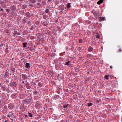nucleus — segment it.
Returning <instances> with one entry per match:
<instances>
[{"label": "nucleus", "mask_w": 122, "mask_h": 122, "mask_svg": "<svg viewBox=\"0 0 122 122\" xmlns=\"http://www.w3.org/2000/svg\"><path fill=\"white\" fill-rule=\"evenodd\" d=\"M32 99V98H30L29 99H26L23 100V102L24 103L26 104H28L31 102Z\"/></svg>", "instance_id": "f257e3e1"}, {"label": "nucleus", "mask_w": 122, "mask_h": 122, "mask_svg": "<svg viewBox=\"0 0 122 122\" xmlns=\"http://www.w3.org/2000/svg\"><path fill=\"white\" fill-rule=\"evenodd\" d=\"M7 116L8 117H9L10 119L11 120H13L14 118V119L15 118V116L12 113L8 114L7 115Z\"/></svg>", "instance_id": "f03ea898"}, {"label": "nucleus", "mask_w": 122, "mask_h": 122, "mask_svg": "<svg viewBox=\"0 0 122 122\" xmlns=\"http://www.w3.org/2000/svg\"><path fill=\"white\" fill-rule=\"evenodd\" d=\"M17 83L16 82L13 81L10 84V86L13 87H16L17 86Z\"/></svg>", "instance_id": "7ed1b4c3"}, {"label": "nucleus", "mask_w": 122, "mask_h": 122, "mask_svg": "<svg viewBox=\"0 0 122 122\" xmlns=\"http://www.w3.org/2000/svg\"><path fill=\"white\" fill-rule=\"evenodd\" d=\"M58 9L60 10H64L65 6L64 5H61L58 7Z\"/></svg>", "instance_id": "20e7f679"}, {"label": "nucleus", "mask_w": 122, "mask_h": 122, "mask_svg": "<svg viewBox=\"0 0 122 122\" xmlns=\"http://www.w3.org/2000/svg\"><path fill=\"white\" fill-rule=\"evenodd\" d=\"M94 14V16L96 17H98L100 15V13L99 12H95Z\"/></svg>", "instance_id": "39448f33"}, {"label": "nucleus", "mask_w": 122, "mask_h": 122, "mask_svg": "<svg viewBox=\"0 0 122 122\" xmlns=\"http://www.w3.org/2000/svg\"><path fill=\"white\" fill-rule=\"evenodd\" d=\"M29 18L27 17H25L24 18L23 20V22L25 24L26 23V21H28L29 20Z\"/></svg>", "instance_id": "423d86ee"}, {"label": "nucleus", "mask_w": 122, "mask_h": 122, "mask_svg": "<svg viewBox=\"0 0 122 122\" xmlns=\"http://www.w3.org/2000/svg\"><path fill=\"white\" fill-rule=\"evenodd\" d=\"M10 9L11 10H15L16 9V7L15 5H13L10 7Z\"/></svg>", "instance_id": "0eeeda50"}, {"label": "nucleus", "mask_w": 122, "mask_h": 122, "mask_svg": "<svg viewBox=\"0 0 122 122\" xmlns=\"http://www.w3.org/2000/svg\"><path fill=\"white\" fill-rule=\"evenodd\" d=\"M30 14L29 12H27L25 14V16L26 17L28 18H30Z\"/></svg>", "instance_id": "6e6552de"}, {"label": "nucleus", "mask_w": 122, "mask_h": 122, "mask_svg": "<svg viewBox=\"0 0 122 122\" xmlns=\"http://www.w3.org/2000/svg\"><path fill=\"white\" fill-rule=\"evenodd\" d=\"M30 64L27 63L25 64V67L26 68H30Z\"/></svg>", "instance_id": "1a4fd4ad"}, {"label": "nucleus", "mask_w": 122, "mask_h": 122, "mask_svg": "<svg viewBox=\"0 0 122 122\" xmlns=\"http://www.w3.org/2000/svg\"><path fill=\"white\" fill-rule=\"evenodd\" d=\"M48 22L45 21L43 22L42 24L43 26H46L48 24Z\"/></svg>", "instance_id": "9d476101"}, {"label": "nucleus", "mask_w": 122, "mask_h": 122, "mask_svg": "<svg viewBox=\"0 0 122 122\" xmlns=\"http://www.w3.org/2000/svg\"><path fill=\"white\" fill-rule=\"evenodd\" d=\"M22 76V78L23 79H26L27 78V77L26 75L22 74L21 75H20V76Z\"/></svg>", "instance_id": "9b49d317"}, {"label": "nucleus", "mask_w": 122, "mask_h": 122, "mask_svg": "<svg viewBox=\"0 0 122 122\" xmlns=\"http://www.w3.org/2000/svg\"><path fill=\"white\" fill-rule=\"evenodd\" d=\"M93 49V48L92 47L90 46L88 48V51L89 52H91L92 51Z\"/></svg>", "instance_id": "f8f14e48"}, {"label": "nucleus", "mask_w": 122, "mask_h": 122, "mask_svg": "<svg viewBox=\"0 0 122 122\" xmlns=\"http://www.w3.org/2000/svg\"><path fill=\"white\" fill-rule=\"evenodd\" d=\"M27 7V5L25 4L23 5L22 6V9H25Z\"/></svg>", "instance_id": "ddd939ff"}, {"label": "nucleus", "mask_w": 122, "mask_h": 122, "mask_svg": "<svg viewBox=\"0 0 122 122\" xmlns=\"http://www.w3.org/2000/svg\"><path fill=\"white\" fill-rule=\"evenodd\" d=\"M35 106L36 108H41V105L37 103L36 105Z\"/></svg>", "instance_id": "4468645a"}, {"label": "nucleus", "mask_w": 122, "mask_h": 122, "mask_svg": "<svg viewBox=\"0 0 122 122\" xmlns=\"http://www.w3.org/2000/svg\"><path fill=\"white\" fill-rule=\"evenodd\" d=\"M69 106L68 104H64L63 105V107L64 108H66Z\"/></svg>", "instance_id": "2eb2a0df"}, {"label": "nucleus", "mask_w": 122, "mask_h": 122, "mask_svg": "<svg viewBox=\"0 0 122 122\" xmlns=\"http://www.w3.org/2000/svg\"><path fill=\"white\" fill-rule=\"evenodd\" d=\"M103 2V0H99L97 3V4L98 5H100L102 4Z\"/></svg>", "instance_id": "dca6fc26"}, {"label": "nucleus", "mask_w": 122, "mask_h": 122, "mask_svg": "<svg viewBox=\"0 0 122 122\" xmlns=\"http://www.w3.org/2000/svg\"><path fill=\"white\" fill-rule=\"evenodd\" d=\"M70 62V61H68L67 62H66L65 64V65L66 66L69 65V66H70L71 65V64L69 63Z\"/></svg>", "instance_id": "f3484780"}, {"label": "nucleus", "mask_w": 122, "mask_h": 122, "mask_svg": "<svg viewBox=\"0 0 122 122\" xmlns=\"http://www.w3.org/2000/svg\"><path fill=\"white\" fill-rule=\"evenodd\" d=\"M8 72L7 71H6L5 73V74L4 75V77L5 78H7L8 77Z\"/></svg>", "instance_id": "a211bd4d"}, {"label": "nucleus", "mask_w": 122, "mask_h": 122, "mask_svg": "<svg viewBox=\"0 0 122 122\" xmlns=\"http://www.w3.org/2000/svg\"><path fill=\"white\" fill-rule=\"evenodd\" d=\"M25 86L28 89H29L31 88V87L29 85L28 83H27L26 84Z\"/></svg>", "instance_id": "6ab92c4d"}, {"label": "nucleus", "mask_w": 122, "mask_h": 122, "mask_svg": "<svg viewBox=\"0 0 122 122\" xmlns=\"http://www.w3.org/2000/svg\"><path fill=\"white\" fill-rule=\"evenodd\" d=\"M39 41H41V42L43 43L44 42L45 39L44 38H42L40 39L39 40Z\"/></svg>", "instance_id": "aec40b11"}, {"label": "nucleus", "mask_w": 122, "mask_h": 122, "mask_svg": "<svg viewBox=\"0 0 122 122\" xmlns=\"http://www.w3.org/2000/svg\"><path fill=\"white\" fill-rule=\"evenodd\" d=\"M5 24V25L7 27H9L11 26L10 22H8L7 23V24Z\"/></svg>", "instance_id": "412c9836"}, {"label": "nucleus", "mask_w": 122, "mask_h": 122, "mask_svg": "<svg viewBox=\"0 0 122 122\" xmlns=\"http://www.w3.org/2000/svg\"><path fill=\"white\" fill-rule=\"evenodd\" d=\"M17 95L16 94H14L12 95L13 97L14 98H16L17 97Z\"/></svg>", "instance_id": "4be33fe9"}, {"label": "nucleus", "mask_w": 122, "mask_h": 122, "mask_svg": "<svg viewBox=\"0 0 122 122\" xmlns=\"http://www.w3.org/2000/svg\"><path fill=\"white\" fill-rule=\"evenodd\" d=\"M105 17H101L100 18L99 20L101 21L102 20H105Z\"/></svg>", "instance_id": "5701e85b"}, {"label": "nucleus", "mask_w": 122, "mask_h": 122, "mask_svg": "<svg viewBox=\"0 0 122 122\" xmlns=\"http://www.w3.org/2000/svg\"><path fill=\"white\" fill-rule=\"evenodd\" d=\"M23 47L25 48L26 47V45H27V43L26 42L23 43Z\"/></svg>", "instance_id": "b1692460"}, {"label": "nucleus", "mask_w": 122, "mask_h": 122, "mask_svg": "<svg viewBox=\"0 0 122 122\" xmlns=\"http://www.w3.org/2000/svg\"><path fill=\"white\" fill-rule=\"evenodd\" d=\"M47 17V15L46 14L44 15L43 16V18L44 19H46Z\"/></svg>", "instance_id": "393cba45"}, {"label": "nucleus", "mask_w": 122, "mask_h": 122, "mask_svg": "<svg viewBox=\"0 0 122 122\" xmlns=\"http://www.w3.org/2000/svg\"><path fill=\"white\" fill-rule=\"evenodd\" d=\"M92 105V103H88V104L86 105V106L88 107H90Z\"/></svg>", "instance_id": "a878e982"}, {"label": "nucleus", "mask_w": 122, "mask_h": 122, "mask_svg": "<svg viewBox=\"0 0 122 122\" xmlns=\"http://www.w3.org/2000/svg\"><path fill=\"white\" fill-rule=\"evenodd\" d=\"M11 71L14 72H15V69L13 67H12L11 68Z\"/></svg>", "instance_id": "bb28decb"}, {"label": "nucleus", "mask_w": 122, "mask_h": 122, "mask_svg": "<svg viewBox=\"0 0 122 122\" xmlns=\"http://www.w3.org/2000/svg\"><path fill=\"white\" fill-rule=\"evenodd\" d=\"M71 3H68L67 4V5L66 6V7L67 8H69L71 7Z\"/></svg>", "instance_id": "cd10ccee"}, {"label": "nucleus", "mask_w": 122, "mask_h": 122, "mask_svg": "<svg viewBox=\"0 0 122 122\" xmlns=\"http://www.w3.org/2000/svg\"><path fill=\"white\" fill-rule=\"evenodd\" d=\"M109 76V75H106L104 77L105 79L107 80H108L109 79V78L108 77V76Z\"/></svg>", "instance_id": "c85d7f7f"}, {"label": "nucleus", "mask_w": 122, "mask_h": 122, "mask_svg": "<svg viewBox=\"0 0 122 122\" xmlns=\"http://www.w3.org/2000/svg\"><path fill=\"white\" fill-rule=\"evenodd\" d=\"M30 2L31 3L33 4L35 3H36V1L35 0H30Z\"/></svg>", "instance_id": "c756f323"}, {"label": "nucleus", "mask_w": 122, "mask_h": 122, "mask_svg": "<svg viewBox=\"0 0 122 122\" xmlns=\"http://www.w3.org/2000/svg\"><path fill=\"white\" fill-rule=\"evenodd\" d=\"M46 13H48L50 12L49 9H46L45 11Z\"/></svg>", "instance_id": "7c9ffc66"}, {"label": "nucleus", "mask_w": 122, "mask_h": 122, "mask_svg": "<svg viewBox=\"0 0 122 122\" xmlns=\"http://www.w3.org/2000/svg\"><path fill=\"white\" fill-rule=\"evenodd\" d=\"M42 4L43 5H45L46 4V2L45 0L42 1Z\"/></svg>", "instance_id": "2f4dec72"}, {"label": "nucleus", "mask_w": 122, "mask_h": 122, "mask_svg": "<svg viewBox=\"0 0 122 122\" xmlns=\"http://www.w3.org/2000/svg\"><path fill=\"white\" fill-rule=\"evenodd\" d=\"M1 89L3 91H5V87L4 86H2L1 88Z\"/></svg>", "instance_id": "473e14b6"}, {"label": "nucleus", "mask_w": 122, "mask_h": 122, "mask_svg": "<svg viewBox=\"0 0 122 122\" xmlns=\"http://www.w3.org/2000/svg\"><path fill=\"white\" fill-rule=\"evenodd\" d=\"M12 14L14 16H15L17 15V14L15 12H13L12 13Z\"/></svg>", "instance_id": "72a5a7b5"}, {"label": "nucleus", "mask_w": 122, "mask_h": 122, "mask_svg": "<svg viewBox=\"0 0 122 122\" xmlns=\"http://www.w3.org/2000/svg\"><path fill=\"white\" fill-rule=\"evenodd\" d=\"M92 56V55L90 54H88L87 55V56L88 58L91 57Z\"/></svg>", "instance_id": "f704fd0d"}, {"label": "nucleus", "mask_w": 122, "mask_h": 122, "mask_svg": "<svg viewBox=\"0 0 122 122\" xmlns=\"http://www.w3.org/2000/svg\"><path fill=\"white\" fill-rule=\"evenodd\" d=\"M58 60H55L54 61V62L56 64H57L58 63Z\"/></svg>", "instance_id": "c9c22d12"}, {"label": "nucleus", "mask_w": 122, "mask_h": 122, "mask_svg": "<svg viewBox=\"0 0 122 122\" xmlns=\"http://www.w3.org/2000/svg\"><path fill=\"white\" fill-rule=\"evenodd\" d=\"M34 26L33 25H32V26H31V28H30V30H33V29L34 28Z\"/></svg>", "instance_id": "e433bc0d"}, {"label": "nucleus", "mask_w": 122, "mask_h": 122, "mask_svg": "<svg viewBox=\"0 0 122 122\" xmlns=\"http://www.w3.org/2000/svg\"><path fill=\"white\" fill-rule=\"evenodd\" d=\"M38 86L40 87H41L42 86V85L40 83H39L38 84Z\"/></svg>", "instance_id": "4c0bfd02"}, {"label": "nucleus", "mask_w": 122, "mask_h": 122, "mask_svg": "<svg viewBox=\"0 0 122 122\" xmlns=\"http://www.w3.org/2000/svg\"><path fill=\"white\" fill-rule=\"evenodd\" d=\"M78 48V50L79 51H80L81 49V48L80 47H78L77 48Z\"/></svg>", "instance_id": "58836bf2"}, {"label": "nucleus", "mask_w": 122, "mask_h": 122, "mask_svg": "<svg viewBox=\"0 0 122 122\" xmlns=\"http://www.w3.org/2000/svg\"><path fill=\"white\" fill-rule=\"evenodd\" d=\"M20 20L19 17H18L17 19L16 20L17 22H19Z\"/></svg>", "instance_id": "ea45409f"}, {"label": "nucleus", "mask_w": 122, "mask_h": 122, "mask_svg": "<svg viewBox=\"0 0 122 122\" xmlns=\"http://www.w3.org/2000/svg\"><path fill=\"white\" fill-rule=\"evenodd\" d=\"M64 12H64V11L63 10H62L60 11L59 12V14H61L62 13H63Z\"/></svg>", "instance_id": "a19ab883"}, {"label": "nucleus", "mask_w": 122, "mask_h": 122, "mask_svg": "<svg viewBox=\"0 0 122 122\" xmlns=\"http://www.w3.org/2000/svg\"><path fill=\"white\" fill-rule=\"evenodd\" d=\"M100 35H99L97 34V35L96 37L98 39H99L100 38Z\"/></svg>", "instance_id": "79ce46f5"}, {"label": "nucleus", "mask_w": 122, "mask_h": 122, "mask_svg": "<svg viewBox=\"0 0 122 122\" xmlns=\"http://www.w3.org/2000/svg\"><path fill=\"white\" fill-rule=\"evenodd\" d=\"M28 114H29V116L30 117H32L33 116L32 115V114L31 113H29Z\"/></svg>", "instance_id": "37998d69"}, {"label": "nucleus", "mask_w": 122, "mask_h": 122, "mask_svg": "<svg viewBox=\"0 0 122 122\" xmlns=\"http://www.w3.org/2000/svg\"><path fill=\"white\" fill-rule=\"evenodd\" d=\"M39 35L40 34L39 33L38 34ZM37 36H38L37 37V38H38V39H40V35H38V34L37 35Z\"/></svg>", "instance_id": "c03bdc74"}, {"label": "nucleus", "mask_w": 122, "mask_h": 122, "mask_svg": "<svg viewBox=\"0 0 122 122\" xmlns=\"http://www.w3.org/2000/svg\"><path fill=\"white\" fill-rule=\"evenodd\" d=\"M79 42L80 43H82V40L81 39H80L79 40Z\"/></svg>", "instance_id": "a18cd8bd"}, {"label": "nucleus", "mask_w": 122, "mask_h": 122, "mask_svg": "<svg viewBox=\"0 0 122 122\" xmlns=\"http://www.w3.org/2000/svg\"><path fill=\"white\" fill-rule=\"evenodd\" d=\"M49 73H50V75H52V71H49Z\"/></svg>", "instance_id": "49530a36"}, {"label": "nucleus", "mask_w": 122, "mask_h": 122, "mask_svg": "<svg viewBox=\"0 0 122 122\" xmlns=\"http://www.w3.org/2000/svg\"><path fill=\"white\" fill-rule=\"evenodd\" d=\"M34 37L33 36H32L30 37V39L32 40H33L34 39Z\"/></svg>", "instance_id": "de8ad7c7"}, {"label": "nucleus", "mask_w": 122, "mask_h": 122, "mask_svg": "<svg viewBox=\"0 0 122 122\" xmlns=\"http://www.w3.org/2000/svg\"><path fill=\"white\" fill-rule=\"evenodd\" d=\"M118 52H121L122 51V50L121 49H119L118 51Z\"/></svg>", "instance_id": "09e8293b"}, {"label": "nucleus", "mask_w": 122, "mask_h": 122, "mask_svg": "<svg viewBox=\"0 0 122 122\" xmlns=\"http://www.w3.org/2000/svg\"><path fill=\"white\" fill-rule=\"evenodd\" d=\"M17 34V32L16 31H15L14 32V35H15V34Z\"/></svg>", "instance_id": "8fccbe9b"}, {"label": "nucleus", "mask_w": 122, "mask_h": 122, "mask_svg": "<svg viewBox=\"0 0 122 122\" xmlns=\"http://www.w3.org/2000/svg\"><path fill=\"white\" fill-rule=\"evenodd\" d=\"M30 21H28V22H27V24H28L29 25H30Z\"/></svg>", "instance_id": "3c124183"}, {"label": "nucleus", "mask_w": 122, "mask_h": 122, "mask_svg": "<svg viewBox=\"0 0 122 122\" xmlns=\"http://www.w3.org/2000/svg\"><path fill=\"white\" fill-rule=\"evenodd\" d=\"M37 4V5H39V6H40L41 5V4H40V3H37V4Z\"/></svg>", "instance_id": "603ef678"}, {"label": "nucleus", "mask_w": 122, "mask_h": 122, "mask_svg": "<svg viewBox=\"0 0 122 122\" xmlns=\"http://www.w3.org/2000/svg\"><path fill=\"white\" fill-rule=\"evenodd\" d=\"M6 11L7 12H8L9 11V10L8 9H7L6 10Z\"/></svg>", "instance_id": "864d4df0"}, {"label": "nucleus", "mask_w": 122, "mask_h": 122, "mask_svg": "<svg viewBox=\"0 0 122 122\" xmlns=\"http://www.w3.org/2000/svg\"><path fill=\"white\" fill-rule=\"evenodd\" d=\"M29 50L31 51H32L33 50V49L32 48H30V49Z\"/></svg>", "instance_id": "5fc2aeb1"}, {"label": "nucleus", "mask_w": 122, "mask_h": 122, "mask_svg": "<svg viewBox=\"0 0 122 122\" xmlns=\"http://www.w3.org/2000/svg\"><path fill=\"white\" fill-rule=\"evenodd\" d=\"M6 81L7 82L9 83V81L8 80H6Z\"/></svg>", "instance_id": "6e6d98bb"}, {"label": "nucleus", "mask_w": 122, "mask_h": 122, "mask_svg": "<svg viewBox=\"0 0 122 122\" xmlns=\"http://www.w3.org/2000/svg\"><path fill=\"white\" fill-rule=\"evenodd\" d=\"M37 1L39 2H40L41 1V0H37Z\"/></svg>", "instance_id": "4d7b16f0"}, {"label": "nucleus", "mask_w": 122, "mask_h": 122, "mask_svg": "<svg viewBox=\"0 0 122 122\" xmlns=\"http://www.w3.org/2000/svg\"><path fill=\"white\" fill-rule=\"evenodd\" d=\"M35 93L36 94H37L38 93V92L37 91H36Z\"/></svg>", "instance_id": "13d9d810"}, {"label": "nucleus", "mask_w": 122, "mask_h": 122, "mask_svg": "<svg viewBox=\"0 0 122 122\" xmlns=\"http://www.w3.org/2000/svg\"><path fill=\"white\" fill-rule=\"evenodd\" d=\"M19 38L20 39V40H22L23 39L21 37H20V38Z\"/></svg>", "instance_id": "bf43d9fd"}, {"label": "nucleus", "mask_w": 122, "mask_h": 122, "mask_svg": "<svg viewBox=\"0 0 122 122\" xmlns=\"http://www.w3.org/2000/svg\"><path fill=\"white\" fill-rule=\"evenodd\" d=\"M17 34L19 35H20V33H17Z\"/></svg>", "instance_id": "052dcab7"}, {"label": "nucleus", "mask_w": 122, "mask_h": 122, "mask_svg": "<svg viewBox=\"0 0 122 122\" xmlns=\"http://www.w3.org/2000/svg\"><path fill=\"white\" fill-rule=\"evenodd\" d=\"M40 41H40L39 40V41H38V42L39 44H40V43H41Z\"/></svg>", "instance_id": "680f3d73"}, {"label": "nucleus", "mask_w": 122, "mask_h": 122, "mask_svg": "<svg viewBox=\"0 0 122 122\" xmlns=\"http://www.w3.org/2000/svg\"><path fill=\"white\" fill-rule=\"evenodd\" d=\"M25 117H28V116L27 115H25Z\"/></svg>", "instance_id": "e2e57ef3"}, {"label": "nucleus", "mask_w": 122, "mask_h": 122, "mask_svg": "<svg viewBox=\"0 0 122 122\" xmlns=\"http://www.w3.org/2000/svg\"><path fill=\"white\" fill-rule=\"evenodd\" d=\"M53 54V56H55V55H56V54H55L54 53Z\"/></svg>", "instance_id": "0e129e2a"}, {"label": "nucleus", "mask_w": 122, "mask_h": 122, "mask_svg": "<svg viewBox=\"0 0 122 122\" xmlns=\"http://www.w3.org/2000/svg\"><path fill=\"white\" fill-rule=\"evenodd\" d=\"M110 68H112V66H110Z\"/></svg>", "instance_id": "69168bd1"}, {"label": "nucleus", "mask_w": 122, "mask_h": 122, "mask_svg": "<svg viewBox=\"0 0 122 122\" xmlns=\"http://www.w3.org/2000/svg\"><path fill=\"white\" fill-rule=\"evenodd\" d=\"M14 60V58H12V61H13Z\"/></svg>", "instance_id": "338daca9"}, {"label": "nucleus", "mask_w": 122, "mask_h": 122, "mask_svg": "<svg viewBox=\"0 0 122 122\" xmlns=\"http://www.w3.org/2000/svg\"><path fill=\"white\" fill-rule=\"evenodd\" d=\"M24 82H24V81H22V83H24Z\"/></svg>", "instance_id": "774afa93"}]
</instances>
